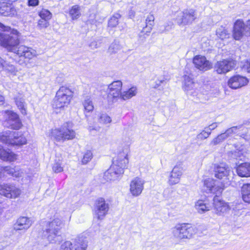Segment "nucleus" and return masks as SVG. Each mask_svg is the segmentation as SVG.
I'll list each match as a JSON object with an SVG mask.
<instances>
[{"instance_id": "obj_1", "label": "nucleus", "mask_w": 250, "mask_h": 250, "mask_svg": "<svg viewBox=\"0 0 250 250\" xmlns=\"http://www.w3.org/2000/svg\"><path fill=\"white\" fill-rule=\"evenodd\" d=\"M0 45L15 53L20 44V33L16 29L0 22Z\"/></svg>"}, {"instance_id": "obj_2", "label": "nucleus", "mask_w": 250, "mask_h": 250, "mask_svg": "<svg viewBox=\"0 0 250 250\" xmlns=\"http://www.w3.org/2000/svg\"><path fill=\"white\" fill-rule=\"evenodd\" d=\"M128 148H125L118 154L113 164L104 173V178L106 181L115 180L124 173V170L127 167L128 163Z\"/></svg>"}, {"instance_id": "obj_3", "label": "nucleus", "mask_w": 250, "mask_h": 250, "mask_svg": "<svg viewBox=\"0 0 250 250\" xmlns=\"http://www.w3.org/2000/svg\"><path fill=\"white\" fill-rule=\"evenodd\" d=\"M73 96V92L68 87L62 86L57 91L52 106L56 110H63L68 107Z\"/></svg>"}, {"instance_id": "obj_4", "label": "nucleus", "mask_w": 250, "mask_h": 250, "mask_svg": "<svg viewBox=\"0 0 250 250\" xmlns=\"http://www.w3.org/2000/svg\"><path fill=\"white\" fill-rule=\"evenodd\" d=\"M63 226V221L59 218H55L47 223L45 235L50 243H55L57 241V238L60 235V230Z\"/></svg>"}, {"instance_id": "obj_5", "label": "nucleus", "mask_w": 250, "mask_h": 250, "mask_svg": "<svg viewBox=\"0 0 250 250\" xmlns=\"http://www.w3.org/2000/svg\"><path fill=\"white\" fill-rule=\"evenodd\" d=\"M196 232V228L189 224H178L172 229L173 236L180 240L190 239Z\"/></svg>"}, {"instance_id": "obj_6", "label": "nucleus", "mask_w": 250, "mask_h": 250, "mask_svg": "<svg viewBox=\"0 0 250 250\" xmlns=\"http://www.w3.org/2000/svg\"><path fill=\"white\" fill-rule=\"evenodd\" d=\"M232 36L238 41L250 36V20L245 23L242 20H237L234 24Z\"/></svg>"}, {"instance_id": "obj_7", "label": "nucleus", "mask_w": 250, "mask_h": 250, "mask_svg": "<svg viewBox=\"0 0 250 250\" xmlns=\"http://www.w3.org/2000/svg\"><path fill=\"white\" fill-rule=\"evenodd\" d=\"M247 130V128H246L243 125L232 126L227 129L224 133L218 135L217 137L212 141L211 143L214 145H216L233 134H236L240 137L244 135V133L242 131L245 132Z\"/></svg>"}, {"instance_id": "obj_8", "label": "nucleus", "mask_w": 250, "mask_h": 250, "mask_svg": "<svg viewBox=\"0 0 250 250\" xmlns=\"http://www.w3.org/2000/svg\"><path fill=\"white\" fill-rule=\"evenodd\" d=\"M109 209V205L104 198L97 199L94 204L93 212L94 218L99 220L104 219L107 214Z\"/></svg>"}, {"instance_id": "obj_9", "label": "nucleus", "mask_w": 250, "mask_h": 250, "mask_svg": "<svg viewBox=\"0 0 250 250\" xmlns=\"http://www.w3.org/2000/svg\"><path fill=\"white\" fill-rule=\"evenodd\" d=\"M5 173L16 178H21L22 180H28L29 175L26 171L19 167H2L0 166V178L3 177Z\"/></svg>"}, {"instance_id": "obj_10", "label": "nucleus", "mask_w": 250, "mask_h": 250, "mask_svg": "<svg viewBox=\"0 0 250 250\" xmlns=\"http://www.w3.org/2000/svg\"><path fill=\"white\" fill-rule=\"evenodd\" d=\"M51 136L57 141L64 142L73 139L75 136V132L73 130L68 128L67 125H64L59 129L52 130Z\"/></svg>"}, {"instance_id": "obj_11", "label": "nucleus", "mask_w": 250, "mask_h": 250, "mask_svg": "<svg viewBox=\"0 0 250 250\" xmlns=\"http://www.w3.org/2000/svg\"><path fill=\"white\" fill-rule=\"evenodd\" d=\"M122 85V82L121 81L113 82L108 85L107 92V99L109 102H115L119 98H121Z\"/></svg>"}, {"instance_id": "obj_12", "label": "nucleus", "mask_w": 250, "mask_h": 250, "mask_svg": "<svg viewBox=\"0 0 250 250\" xmlns=\"http://www.w3.org/2000/svg\"><path fill=\"white\" fill-rule=\"evenodd\" d=\"M3 114L5 126L13 129H19L21 127V122L17 113L11 110H6Z\"/></svg>"}, {"instance_id": "obj_13", "label": "nucleus", "mask_w": 250, "mask_h": 250, "mask_svg": "<svg viewBox=\"0 0 250 250\" xmlns=\"http://www.w3.org/2000/svg\"><path fill=\"white\" fill-rule=\"evenodd\" d=\"M87 242L82 238H78L73 242L66 241L63 243L60 250H86Z\"/></svg>"}, {"instance_id": "obj_14", "label": "nucleus", "mask_w": 250, "mask_h": 250, "mask_svg": "<svg viewBox=\"0 0 250 250\" xmlns=\"http://www.w3.org/2000/svg\"><path fill=\"white\" fill-rule=\"evenodd\" d=\"M223 189L221 184L212 179L208 178L204 181L203 190L206 192L216 194L218 196L221 194Z\"/></svg>"}, {"instance_id": "obj_15", "label": "nucleus", "mask_w": 250, "mask_h": 250, "mask_svg": "<svg viewBox=\"0 0 250 250\" xmlns=\"http://www.w3.org/2000/svg\"><path fill=\"white\" fill-rule=\"evenodd\" d=\"M21 193V190L14 186L5 183L0 184V194L7 198H16Z\"/></svg>"}, {"instance_id": "obj_16", "label": "nucleus", "mask_w": 250, "mask_h": 250, "mask_svg": "<svg viewBox=\"0 0 250 250\" xmlns=\"http://www.w3.org/2000/svg\"><path fill=\"white\" fill-rule=\"evenodd\" d=\"M197 18L196 11L193 9H186L178 16L179 24H188L191 23Z\"/></svg>"}, {"instance_id": "obj_17", "label": "nucleus", "mask_w": 250, "mask_h": 250, "mask_svg": "<svg viewBox=\"0 0 250 250\" xmlns=\"http://www.w3.org/2000/svg\"><path fill=\"white\" fill-rule=\"evenodd\" d=\"M235 65L233 60H224L217 62L214 65V69L218 74H224L233 69Z\"/></svg>"}, {"instance_id": "obj_18", "label": "nucleus", "mask_w": 250, "mask_h": 250, "mask_svg": "<svg viewBox=\"0 0 250 250\" xmlns=\"http://www.w3.org/2000/svg\"><path fill=\"white\" fill-rule=\"evenodd\" d=\"M145 182L139 177H135L130 183V192L134 197L140 195L144 189Z\"/></svg>"}, {"instance_id": "obj_19", "label": "nucleus", "mask_w": 250, "mask_h": 250, "mask_svg": "<svg viewBox=\"0 0 250 250\" xmlns=\"http://www.w3.org/2000/svg\"><path fill=\"white\" fill-rule=\"evenodd\" d=\"M249 82L248 79L239 75H236L231 77L228 84L232 89H237L246 85Z\"/></svg>"}, {"instance_id": "obj_20", "label": "nucleus", "mask_w": 250, "mask_h": 250, "mask_svg": "<svg viewBox=\"0 0 250 250\" xmlns=\"http://www.w3.org/2000/svg\"><path fill=\"white\" fill-rule=\"evenodd\" d=\"M214 172L216 178L218 179L225 178L228 180H229L231 174L233 173L231 168L224 164L217 166L215 168Z\"/></svg>"}, {"instance_id": "obj_21", "label": "nucleus", "mask_w": 250, "mask_h": 250, "mask_svg": "<svg viewBox=\"0 0 250 250\" xmlns=\"http://www.w3.org/2000/svg\"><path fill=\"white\" fill-rule=\"evenodd\" d=\"M213 207L215 212L219 215H221L229 209V206L219 196L216 195L213 198Z\"/></svg>"}, {"instance_id": "obj_22", "label": "nucleus", "mask_w": 250, "mask_h": 250, "mask_svg": "<svg viewBox=\"0 0 250 250\" xmlns=\"http://www.w3.org/2000/svg\"><path fill=\"white\" fill-rule=\"evenodd\" d=\"M182 87L187 95L193 96L196 93L195 83L190 76L185 75L184 76Z\"/></svg>"}, {"instance_id": "obj_23", "label": "nucleus", "mask_w": 250, "mask_h": 250, "mask_svg": "<svg viewBox=\"0 0 250 250\" xmlns=\"http://www.w3.org/2000/svg\"><path fill=\"white\" fill-rule=\"evenodd\" d=\"M193 62L195 67L200 70L205 71L211 68V64L207 60L205 57L197 55L193 59Z\"/></svg>"}, {"instance_id": "obj_24", "label": "nucleus", "mask_w": 250, "mask_h": 250, "mask_svg": "<svg viewBox=\"0 0 250 250\" xmlns=\"http://www.w3.org/2000/svg\"><path fill=\"white\" fill-rule=\"evenodd\" d=\"M182 174L183 168L180 166H175L169 176L168 184L170 186H173L179 183Z\"/></svg>"}, {"instance_id": "obj_25", "label": "nucleus", "mask_w": 250, "mask_h": 250, "mask_svg": "<svg viewBox=\"0 0 250 250\" xmlns=\"http://www.w3.org/2000/svg\"><path fill=\"white\" fill-rule=\"evenodd\" d=\"M32 221L27 217H20L14 224L13 228L15 230H27L32 225Z\"/></svg>"}, {"instance_id": "obj_26", "label": "nucleus", "mask_w": 250, "mask_h": 250, "mask_svg": "<svg viewBox=\"0 0 250 250\" xmlns=\"http://www.w3.org/2000/svg\"><path fill=\"white\" fill-rule=\"evenodd\" d=\"M19 57H24L29 59H32L36 55V52L32 48L27 47L24 45H20L15 52Z\"/></svg>"}, {"instance_id": "obj_27", "label": "nucleus", "mask_w": 250, "mask_h": 250, "mask_svg": "<svg viewBox=\"0 0 250 250\" xmlns=\"http://www.w3.org/2000/svg\"><path fill=\"white\" fill-rule=\"evenodd\" d=\"M0 14L4 16H13L17 14V11L12 5L0 2Z\"/></svg>"}, {"instance_id": "obj_28", "label": "nucleus", "mask_w": 250, "mask_h": 250, "mask_svg": "<svg viewBox=\"0 0 250 250\" xmlns=\"http://www.w3.org/2000/svg\"><path fill=\"white\" fill-rule=\"evenodd\" d=\"M236 172L240 177H250V163H244L239 165L236 168Z\"/></svg>"}, {"instance_id": "obj_29", "label": "nucleus", "mask_w": 250, "mask_h": 250, "mask_svg": "<svg viewBox=\"0 0 250 250\" xmlns=\"http://www.w3.org/2000/svg\"><path fill=\"white\" fill-rule=\"evenodd\" d=\"M0 159L5 161L13 162L16 160L17 155L10 150H5L0 146Z\"/></svg>"}, {"instance_id": "obj_30", "label": "nucleus", "mask_w": 250, "mask_h": 250, "mask_svg": "<svg viewBox=\"0 0 250 250\" xmlns=\"http://www.w3.org/2000/svg\"><path fill=\"white\" fill-rule=\"evenodd\" d=\"M14 131L6 130L3 131L0 134V141L4 144L11 145L13 142V137L14 136Z\"/></svg>"}, {"instance_id": "obj_31", "label": "nucleus", "mask_w": 250, "mask_h": 250, "mask_svg": "<svg viewBox=\"0 0 250 250\" xmlns=\"http://www.w3.org/2000/svg\"><path fill=\"white\" fill-rule=\"evenodd\" d=\"M15 103L23 115L26 114V104L25 100L21 95H20L16 96L15 98Z\"/></svg>"}, {"instance_id": "obj_32", "label": "nucleus", "mask_w": 250, "mask_h": 250, "mask_svg": "<svg viewBox=\"0 0 250 250\" xmlns=\"http://www.w3.org/2000/svg\"><path fill=\"white\" fill-rule=\"evenodd\" d=\"M195 208L198 213L203 214L209 210L210 207L207 204L205 201L199 200L195 203Z\"/></svg>"}, {"instance_id": "obj_33", "label": "nucleus", "mask_w": 250, "mask_h": 250, "mask_svg": "<svg viewBox=\"0 0 250 250\" xmlns=\"http://www.w3.org/2000/svg\"><path fill=\"white\" fill-rule=\"evenodd\" d=\"M137 93V88L136 86H132L127 90L122 92L121 99L124 101L130 99L136 96Z\"/></svg>"}, {"instance_id": "obj_34", "label": "nucleus", "mask_w": 250, "mask_h": 250, "mask_svg": "<svg viewBox=\"0 0 250 250\" xmlns=\"http://www.w3.org/2000/svg\"><path fill=\"white\" fill-rule=\"evenodd\" d=\"M14 136L13 137V142L11 146L22 145L26 143V138L19 132L14 131Z\"/></svg>"}, {"instance_id": "obj_35", "label": "nucleus", "mask_w": 250, "mask_h": 250, "mask_svg": "<svg viewBox=\"0 0 250 250\" xmlns=\"http://www.w3.org/2000/svg\"><path fill=\"white\" fill-rule=\"evenodd\" d=\"M69 15L72 20L78 19L81 16L80 6L79 5L72 6L69 9Z\"/></svg>"}, {"instance_id": "obj_36", "label": "nucleus", "mask_w": 250, "mask_h": 250, "mask_svg": "<svg viewBox=\"0 0 250 250\" xmlns=\"http://www.w3.org/2000/svg\"><path fill=\"white\" fill-rule=\"evenodd\" d=\"M242 199L245 202L250 203V184H244L241 188Z\"/></svg>"}, {"instance_id": "obj_37", "label": "nucleus", "mask_w": 250, "mask_h": 250, "mask_svg": "<svg viewBox=\"0 0 250 250\" xmlns=\"http://www.w3.org/2000/svg\"><path fill=\"white\" fill-rule=\"evenodd\" d=\"M1 66L3 70L7 71L12 75H16L18 72V70L13 65L7 63L5 61Z\"/></svg>"}, {"instance_id": "obj_38", "label": "nucleus", "mask_w": 250, "mask_h": 250, "mask_svg": "<svg viewBox=\"0 0 250 250\" xmlns=\"http://www.w3.org/2000/svg\"><path fill=\"white\" fill-rule=\"evenodd\" d=\"M216 34L219 38L222 40L228 38L229 36V34L228 32V31L225 27L222 26L217 29L216 31Z\"/></svg>"}, {"instance_id": "obj_39", "label": "nucleus", "mask_w": 250, "mask_h": 250, "mask_svg": "<svg viewBox=\"0 0 250 250\" xmlns=\"http://www.w3.org/2000/svg\"><path fill=\"white\" fill-rule=\"evenodd\" d=\"M83 104L86 111L88 112L93 111L94 109V105L91 98L89 96H86L85 97Z\"/></svg>"}, {"instance_id": "obj_40", "label": "nucleus", "mask_w": 250, "mask_h": 250, "mask_svg": "<svg viewBox=\"0 0 250 250\" xmlns=\"http://www.w3.org/2000/svg\"><path fill=\"white\" fill-rule=\"evenodd\" d=\"M52 170L54 172L56 173L63 171V166H62V161L61 160H55L52 166Z\"/></svg>"}, {"instance_id": "obj_41", "label": "nucleus", "mask_w": 250, "mask_h": 250, "mask_svg": "<svg viewBox=\"0 0 250 250\" xmlns=\"http://www.w3.org/2000/svg\"><path fill=\"white\" fill-rule=\"evenodd\" d=\"M121 17L119 13H115L108 21V26L112 27H116L118 24V20Z\"/></svg>"}, {"instance_id": "obj_42", "label": "nucleus", "mask_w": 250, "mask_h": 250, "mask_svg": "<svg viewBox=\"0 0 250 250\" xmlns=\"http://www.w3.org/2000/svg\"><path fill=\"white\" fill-rule=\"evenodd\" d=\"M121 48V47L119 42L115 41L109 46L108 51L110 54H115L117 53Z\"/></svg>"}, {"instance_id": "obj_43", "label": "nucleus", "mask_w": 250, "mask_h": 250, "mask_svg": "<svg viewBox=\"0 0 250 250\" xmlns=\"http://www.w3.org/2000/svg\"><path fill=\"white\" fill-rule=\"evenodd\" d=\"M41 19L49 21L52 18L51 13L48 10L42 9L39 14Z\"/></svg>"}, {"instance_id": "obj_44", "label": "nucleus", "mask_w": 250, "mask_h": 250, "mask_svg": "<svg viewBox=\"0 0 250 250\" xmlns=\"http://www.w3.org/2000/svg\"><path fill=\"white\" fill-rule=\"evenodd\" d=\"M111 119L106 114H102L99 118V122L103 125H107L111 122Z\"/></svg>"}, {"instance_id": "obj_45", "label": "nucleus", "mask_w": 250, "mask_h": 250, "mask_svg": "<svg viewBox=\"0 0 250 250\" xmlns=\"http://www.w3.org/2000/svg\"><path fill=\"white\" fill-rule=\"evenodd\" d=\"M92 157L93 154L92 152L90 150H87L84 152L82 160L83 164H86L92 159Z\"/></svg>"}, {"instance_id": "obj_46", "label": "nucleus", "mask_w": 250, "mask_h": 250, "mask_svg": "<svg viewBox=\"0 0 250 250\" xmlns=\"http://www.w3.org/2000/svg\"><path fill=\"white\" fill-rule=\"evenodd\" d=\"M155 18L153 14L149 13L146 17V25L150 27H153L154 25Z\"/></svg>"}, {"instance_id": "obj_47", "label": "nucleus", "mask_w": 250, "mask_h": 250, "mask_svg": "<svg viewBox=\"0 0 250 250\" xmlns=\"http://www.w3.org/2000/svg\"><path fill=\"white\" fill-rule=\"evenodd\" d=\"M49 25V21L41 19L38 21L37 27L40 29H42L47 28Z\"/></svg>"}, {"instance_id": "obj_48", "label": "nucleus", "mask_w": 250, "mask_h": 250, "mask_svg": "<svg viewBox=\"0 0 250 250\" xmlns=\"http://www.w3.org/2000/svg\"><path fill=\"white\" fill-rule=\"evenodd\" d=\"M166 83V79L165 77L159 78L155 81L154 88H160L161 86L165 85Z\"/></svg>"}, {"instance_id": "obj_49", "label": "nucleus", "mask_w": 250, "mask_h": 250, "mask_svg": "<svg viewBox=\"0 0 250 250\" xmlns=\"http://www.w3.org/2000/svg\"><path fill=\"white\" fill-rule=\"evenodd\" d=\"M210 134V132L205 128L204 130L197 135V138L198 139L204 140L208 138Z\"/></svg>"}, {"instance_id": "obj_50", "label": "nucleus", "mask_w": 250, "mask_h": 250, "mask_svg": "<svg viewBox=\"0 0 250 250\" xmlns=\"http://www.w3.org/2000/svg\"><path fill=\"white\" fill-rule=\"evenodd\" d=\"M243 69L250 74V59L247 60L245 62L243 66Z\"/></svg>"}, {"instance_id": "obj_51", "label": "nucleus", "mask_w": 250, "mask_h": 250, "mask_svg": "<svg viewBox=\"0 0 250 250\" xmlns=\"http://www.w3.org/2000/svg\"><path fill=\"white\" fill-rule=\"evenodd\" d=\"M152 28L153 27H150L149 26H147L146 25V26L143 27L142 30V33H143L146 34H148L151 32Z\"/></svg>"}, {"instance_id": "obj_52", "label": "nucleus", "mask_w": 250, "mask_h": 250, "mask_svg": "<svg viewBox=\"0 0 250 250\" xmlns=\"http://www.w3.org/2000/svg\"><path fill=\"white\" fill-rule=\"evenodd\" d=\"M173 24L171 22H168L165 25V29L162 30L161 33H163L166 31H167L172 28Z\"/></svg>"}, {"instance_id": "obj_53", "label": "nucleus", "mask_w": 250, "mask_h": 250, "mask_svg": "<svg viewBox=\"0 0 250 250\" xmlns=\"http://www.w3.org/2000/svg\"><path fill=\"white\" fill-rule=\"evenodd\" d=\"M39 4V0H28L27 4L29 6H36Z\"/></svg>"}, {"instance_id": "obj_54", "label": "nucleus", "mask_w": 250, "mask_h": 250, "mask_svg": "<svg viewBox=\"0 0 250 250\" xmlns=\"http://www.w3.org/2000/svg\"><path fill=\"white\" fill-rule=\"evenodd\" d=\"M242 132L244 133V135H243V136H241V137L247 141H250V129H248L247 128V130L245 132H243V131H242Z\"/></svg>"}, {"instance_id": "obj_55", "label": "nucleus", "mask_w": 250, "mask_h": 250, "mask_svg": "<svg viewBox=\"0 0 250 250\" xmlns=\"http://www.w3.org/2000/svg\"><path fill=\"white\" fill-rule=\"evenodd\" d=\"M217 127V124L216 123H213L211 125H209L208 127H205L209 132H211L212 130L214 129Z\"/></svg>"}, {"instance_id": "obj_56", "label": "nucleus", "mask_w": 250, "mask_h": 250, "mask_svg": "<svg viewBox=\"0 0 250 250\" xmlns=\"http://www.w3.org/2000/svg\"><path fill=\"white\" fill-rule=\"evenodd\" d=\"M89 46L92 49H95V48H96L98 47L97 44V42H91L90 43V44H89Z\"/></svg>"}, {"instance_id": "obj_57", "label": "nucleus", "mask_w": 250, "mask_h": 250, "mask_svg": "<svg viewBox=\"0 0 250 250\" xmlns=\"http://www.w3.org/2000/svg\"><path fill=\"white\" fill-rule=\"evenodd\" d=\"M135 15V12L132 10L129 11V16L130 18L133 17Z\"/></svg>"}, {"instance_id": "obj_58", "label": "nucleus", "mask_w": 250, "mask_h": 250, "mask_svg": "<svg viewBox=\"0 0 250 250\" xmlns=\"http://www.w3.org/2000/svg\"><path fill=\"white\" fill-rule=\"evenodd\" d=\"M4 98L0 95V104H3V102L4 101Z\"/></svg>"}, {"instance_id": "obj_59", "label": "nucleus", "mask_w": 250, "mask_h": 250, "mask_svg": "<svg viewBox=\"0 0 250 250\" xmlns=\"http://www.w3.org/2000/svg\"><path fill=\"white\" fill-rule=\"evenodd\" d=\"M4 61L2 58H1L0 57V66H1V65H2V63H3V62H4Z\"/></svg>"}]
</instances>
